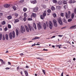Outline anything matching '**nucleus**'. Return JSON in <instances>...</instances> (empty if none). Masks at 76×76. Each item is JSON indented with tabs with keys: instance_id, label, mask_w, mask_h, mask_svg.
I'll return each mask as SVG.
<instances>
[{
	"instance_id": "f257e3e1",
	"label": "nucleus",
	"mask_w": 76,
	"mask_h": 76,
	"mask_svg": "<svg viewBox=\"0 0 76 76\" xmlns=\"http://www.w3.org/2000/svg\"><path fill=\"white\" fill-rule=\"evenodd\" d=\"M9 37L10 39H12V37L13 38L15 37V33L14 31H12V33H10L9 34Z\"/></svg>"
},
{
	"instance_id": "f03ea898",
	"label": "nucleus",
	"mask_w": 76,
	"mask_h": 76,
	"mask_svg": "<svg viewBox=\"0 0 76 76\" xmlns=\"http://www.w3.org/2000/svg\"><path fill=\"white\" fill-rule=\"evenodd\" d=\"M46 23L47 25V26H48V25L49 26V28L50 29H52V28H53V24H52V23L51 21H49V22H46Z\"/></svg>"
},
{
	"instance_id": "7ed1b4c3",
	"label": "nucleus",
	"mask_w": 76,
	"mask_h": 76,
	"mask_svg": "<svg viewBox=\"0 0 76 76\" xmlns=\"http://www.w3.org/2000/svg\"><path fill=\"white\" fill-rule=\"evenodd\" d=\"M28 28L29 30L30 31H34V27L33 26H31V25L29 24H28Z\"/></svg>"
},
{
	"instance_id": "20e7f679",
	"label": "nucleus",
	"mask_w": 76,
	"mask_h": 76,
	"mask_svg": "<svg viewBox=\"0 0 76 76\" xmlns=\"http://www.w3.org/2000/svg\"><path fill=\"white\" fill-rule=\"evenodd\" d=\"M26 31L25 28L24 26H20V31L23 34V32H25Z\"/></svg>"
},
{
	"instance_id": "39448f33",
	"label": "nucleus",
	"mask_w": 76,
	"mask_h": 76,
	"mask_svg": "<svg viewBox=\"0 0 76 76\" xmlns=\"http://www.w3.org/2000/svg\"><path fill=\"white\" fill-rule=\"evenodd\" d=\"M58 21L60 25H63V23H62V21L61 20V18H59L58 19Z\"/></svg>"
},
{
	"instance_id": "423d86ee",
	"label": "nucleus",
	"mask_w": 76,
	"mask_h": 76,
	"mask_svg": "<svg viewBox=\"0 0 76 76\" xmlns=\"http://www.w3.org/2000/svg\"><path fill=\"white\" fill-rule=\"evenodd\" d=\"M58 21L60 25H63V23H62V21L61 20V18H59L58 19Z\"/></svg>"
},
{
	"instance_id": "0eeeda50",
	"label": "nucleus",
	"mask_w": 76,
	"mask_h": 76,
	"mask_svg": "<svg viewBox=\"0 0 76 76\" xmlns=\"http://www.w3.org/2000/svg\"><path fill=\"white\" fill-rule=\"evenodd\" d=\"M30 2L31 3H32V4H36V3H37V0H36L31 1Z\"/></svg>"
},
{
	"instance_id": "6e6552de",
	"label": "nucleus",
	"mask_w": 76,
	"mask_h": 76,
	"mask_svg": "<svg viewBox=\"0 0 76 76\" xmlns=\"http://www.w3.org/2000/svg\"><path fill=\"white\" fill-rule=\"evenodd\" d=\"M37 28H38V29L39 30L41 29V24L39 23L37 24Z\"/></svg>"
},
{
	"instance_id": "1a4fd4ad",
	"label": "nucleus",
	"mask_w": 76,
	"mask_h": 76,
	"mask_svg": "<svg viewBox=\"0 0 76 76\" xmlns=\"http://www.w3.org/2000/svg\"><path fill=\"white\" fill-rule=\"evenodd\" d=\"M65 13V17L66 19H69V18H70V16H69V15H68V14H67V12H66Z\"/></svg>"
},
{
	"instance_id": "9d476101",
	"label": "nucleus",
	"mask_w": 76,
	"mask_h": 76,
	"mask_svg": "<svg viewBox=\"0 0 76 76\" xmlns=\"http://www.w3.org/2000/svg\"><path fill=\"white\" fill-rule=\"evenodd\" d=\"M33 10L34 12H37V11L38 10V7H35L34 8Z\"/></svg>"
},
{
	"instance_id": "9b49d317",
	"label": "nucleus",
	"mask_w": 76,
	"mask_h": 76,
	"mask_svg": "<svg viewBox=\"0 0 76 76\" xmlns=\"http://www.w3.org/2000/svg\"><path fill=\"white\" fill-rule=\"evenodd\" d=\"M19 22V20L18 19H14V23H16L18 22Z\"/></svg>"
},
{
	"instance_id": "f8f14e48",
	"label": "nucleus",
	"mask_w": 76,
	"mask_h": 76,
	"mask_svg": "<svg viewBox=\"0 0 76 76\" xmlns=\"http://www.w3.org/2000/svg\"><path fill=\"white\" fill-rule=\"evenodd\" d=\"M10 6V4H5L4 5V7L7 8V7H9Z\"/></svg>"
},
{
	"instance_id": "ddd939ff",
	"label": "nucleus",
	"mask_w": 76,
	"mask_h": 76,
	"mask_svg": "<svg viewBox=\"0 0 76 76\" xmlns=\"http://www.w3.org/2000/svg\"><path fill=\"white\" fill-rule=\"evenodd\" d=\"M25 28L26 29V31L27 32H29V28H28V26L26 25Z\"/></svg>"
},
{
	"instance_id": "4468645a",
	"label": "nucleus",
	"mask_w": 76,
	"mask_h": 76,
	"mask_svg": "<svg viewBox=\"0 0 76 76\" xmlns=\"http://www.w3.org/2000/svg\"><path fill=\"white\" fill-rule=\"evenodd\" d=\"M59 5H61L63 4V2L61 1H59L58 3Z\"/></svg>"
},
{
	"instance_id": "2eb2a0df",
	"label": "nucleus",
	"mask_w": 76,
	"mask_h": 76,
	"mask_svg": "<svg viewBox=\"0 0 76 76\" xmlns=\"http://www.w3.org/2000/svg\"><path fill=\"white\" fill-rule=\"evenodd\" d=\"M43 28L45 30L46 29V28H47V25H46V24L45 23H43Z\"/></svg>"
},
{
	"instance_id": "dca6fc26",
	"label": "nucleus",
	"mask_w": 76,
	"mask_h": 76,
	"mask_svg": "<svg viewBox=\"0 0 76 76\" xmlns=\"http://www.w3.org/2000/svg\"><path fill=\"white\" fill-rule=\"evenodd\" d=\"M5 39L7 40H8L9 39V36L8 34H6L5 36Z\"/></svg>"
},
{
	"instance_id": "f3484780",
	"label": "nucleus",
	"mask_w": 76,
	"mask_h": 76,
	"mask_svg": "<svg viewBox=\"0 0 76 76\" xmlns=\"http://www.w3.org/2000/svg\"><path fill=\"white\" fill-rule=\"evenodd\" d=\"M33 24L34 29H37V26H36V24H35V23H33Z\"/></svg>"
},
{
	"instance_id": "a211bd4d",
	"label": "nucleus",
	"mask_w": 76,
	"mask_h": 76,
	"mask_svg": "<svg viewBox=\"0 0 76 76\" xmlns=\"http://www.w3.org/2000/svg\"><path fill=\"white\" fill-rule=\"evenodd\" d=\"M16 35H19V31H18V29H16Z\"/></svg>"
},
{
	"instance_id": "6ab92c4d",
	"label": "nucleus",
	"mask_w": 76,
	"mask_h": 76,
	"mask_svg": "<svg viewBox=\"0 0 76 76\" xmlns=\"http://www.w3.org/2000/svg\"><path fill=\"white\" fill-rule=\"evenodd\" d=\"M40 19H42V20H43L44 19V16H43L42 15H41L40 16Z\"/></svg>"
},
{
	"instance_id": "aec40b11",
	"label": "nucleus",
	"mask_w": 76,
	"mask_h": 76,
	"mask_svg": "<svg viewBox=\"0 0 76 76\" xmlns=\"http://www.w3.org/2000/svg\"><path fill=\"white\" fill-rule=\"evenodd\" d=\"M24 73L26 76H28V73L26 71H25Z\"/></svg>"
},
{
	"instance_id": "412c9836",
	"label": "nucleus",
	"mask_w": 76,
	"mask_h": 76,
	"mask_svg": "<svg viewBox=\"0 0 76 76\" xmlns=\"http://www.w3.org/2000/svg\"><path fill=\"white\" fill-rule=\"evenodd\" d=\"M13 9L15 11H16V9H17V7H16L15 6H14L13 7Z\"/></svg>"
},
{
	"instance_id": "4be33fe9",
	"label": "nucleus",
	"mask_w": 76,
	"mask_h": 76,
	"mask_svg": "<svg viewBox=\"0 0 76 76\" xmlns=\"http://www.w3.org/2000/svg\"><path fill=\"white\" fill-rule=\"evenodd\" d=\"M53 2L54 3H55V4H57L58 2L57 0H53Z\"/></svg>"
},
{
	"instance_id": "5701e85b",
	"label": "nucleus",
	"mask_w": 76,
	"mask_h": 76,
	"mask_svg": "<svg viewBox=\"0 0 76 76\" xmlns=\"http://www.w3.org/2000/svg\"><path fill=\"white\" fill-rule=\"evenodd\" d=\"M7 19L9 20L10 19H12V16L11 15L8 16H7Z\"/></svg>"
},
{
	"instance_id": "b1692460",
	"label": "nucleus",
	"mask_w": 76,
	"mask_h": 76,
	"mask_svg": "<svg viewBox=\"0 0 76 76\" xmlns=\"http://www.w3.org/2000/svg\"><path fill=\"white\" fill-rule=\"evenodd\" d=\"M51 9L52 10H56V8L54 6H52L51 8Z\"/></svg>"
},
{
	"instance_id": "393cba45",
	"label": "nucleus",
	"mask_w": 76,
	"mask_h": 76,
	"mask_svg": "<svg viewBox=\"0 0 76 76\" xmlns=\"http://www.w3.org/2000/svg\"><path fill=\"white\" fill-rule=\"evenodd\" d=\"M32 15L34 18H35V17H36V16L37 15L35 13H32Z\"/></svg>"
},
{
	"instance_id": "a878e982",
	"label": "nucleus",
	"mask_w": 76,
	"mask_h": 76,
	"mask_svg": "<svg viewBox=\"0 0 76 76\" xmlns=\"http://www.w3.org/2000/svg\"><path fill=\"white\" fill-rule=\"evenodd\" d=\"M75 16V14L74 13H73L71 15V18L72 19H73L74 18V17Z\"/></svg>"
},
{
	"instance_id": "bb28decb",
	"label": "nucleus",
	"mask_w": 76,
	"mask_h": 76,
	"mask_svg": "<svg viewBox=\"0 0 76 76\" xmlns=\"http://www.w3.org/2000/svg\"><path fill=\"white\" fill-rule=\"evenodd\" d=\"M1 62L2 64H5V63L4 62V61L2 59H1Z\"/></svg>"
},
{
	"instance_id": "cd10ccee",
	"label": "nucleus",
	"mask_w": 76,
	"mask_h": 76,
	"mask_svg": "<svg viewBox=\"0 0 76 76\" xmlns=\"http://www.w3.org/2000/svg\"><path fill=\"white\" fill-rule=\"evenodd\" d=\"M27 10V8H26L24 7L23 9V11L25 12H26Z\"/></svg>"
},
{
	"instance_id": "c85d7f7f",
	"label": "nucleus",
	"mask_w": 76,
	"mask_h": 76,
	"mask_svg": "<svg viewBox=\"0 0 76 76\" xmlns=\"http://www.w3.org/2000/svg\"><path fill=\"white\" fill-rule=\"evenodd\" d=\"M2 40H3V41H4V40H5V37L4 35H2Z\"/></svg>"
},
{
	"instance_id": "c756f323",
	"label": "nucleus",
	"mask_w": 76,
	"mask_h": 76,
	"mask_svg": "<svg viewBox=\"0 0 76 76\" xmlns=\"http://www.w3.org/2000/svg\"><path fill=\"white\" fill-rule=\"evenodd\" d=\"M51 10L49 9H48L47 10V12L48 13H51Z\"/></svg>"
},
{
	"instance_id": "7c9ffc66",
	"label": "nucleus",
	"mask_w": 76,
	"mask_h": 76,
	"mask_svg": "<svg viewBox=\"0 0 76 76\" xmlns=\"http://www.w3.org/2000/svg\"><path fill=\"white\" fill-rule=\"evenodd\" d=\"M28 16V15H27V14L26 13H24V17L25 18H26V17H27Z\"/></svg>"
},
{
	"instance_id": "2f4dec72",
	"label": "nucleus",
	"mask_w": 76,
	"mask_h": 76,
	"mask_svg": "<svg viewBox=\"0 0 76 76\" xmlns=\"http://www.w3.org/2000/svg\"><path fill=\"white\" fill-rule=\"evenodd\" d=\"M2 25H5L6 24V22L5 21H2L1 22Z\"/></svg>"
},
{
	"instance_id": "473e14b6",
	"label": "nucleus",
	"mask_w": 76,
	"mask_h": 76,
	"mask_svg": "<svg viewBox=\"0 0 76 76\" xmlns=\"http://www.w3.org/2000/svg\"><path fill=\"white\" fill-rule=\"evenodd\" d=\"M39 37H36L34 38V39H32V40H35V39H39Z\"/></svg>"
},
{
	"instance_id": "72a5a7b5",
	"label": "nucleus",
	"mask_w": 76,
	"mask_h": 76,
	"mask_svg": "<svg viewBox=\"0 0 76 76\" xmlns=\"http://www.w3.org/2000/svg\"><path fill=\"white\" fill-rule=\"evenodd\" d=\"M53 16L54 18H56L57 16V15H56V13H54L53 14Z\"/></svg>"
},
{
	"instance_id": "f704fd0d",
	"label": "nucleus",
	"mask_w": 76,
	"mask_h": 76,
	"mask_svg": "<svg viewBox=\"0 0 76 76\" xmlns=\"http://www.w3.org/2000/svg\"><path fill=\"white\" fill-rule=\"evenodd\" d=\"M2 39V34H0V40H1Z\"/></svg>"
},
{
	"instance_id": "c9c22d12",
	"label": "nucleus",
	"mask_w": 76,
	"mask_h": 76,
	"mask_svg": "<svg viewBox=\"0 0 76 76\" xmlns=\"http://www.w3.org/2000/svg\"><path fill=\"white\" fill-rule=\"evenodd\" d=\"M76 25H74V26H72L70 27V29H72V28H75V27H76Z\"/></svg>"
},
{
	"instance_id": "e433bc0d",
	"label": "nucleus",
	"mask_w": 76,
	"mask_h": 76,
	"mask_svg": "<svg viewBox=\"0 0 76 76\" xmlns=\"http://www.w3.org/2000/svg\"><path fill=\"white\" fill-rule=\"evenodd\" d=\"M61 16L62 17H64V13L61 12Z\"/></svg>"
},
{
	"instance_id": "4c0bfd02",
	"label": "nucleus",
	"mask_w": 76,
	"mask_h": 76,
	"mask_svg": "<svg viewBox=\"0 0 76 76\" xmlns=\"http://www.w3.org/2000/svg\"><path fill=\"white\" fill-rule=\"evenodd\" d=\"M20 19L21 20H23V18L21 16H20Z\"/></svg>"
},
{
	"instance_id": "58836bf2",
	"label": "nucleus",
	"mask_w": 76,
	"mask_h": 76,
	"mask_svg": "<svg viewBox=\"0 0 76 76\" xmlns=\"http://www.w3.org/2000/svg\"><path fill=\"white\" fill-rule=\"evenodd\" d=\"M68 15H69V16H71V12H70V11H68Z\"/></svg>"
},
{
	"instance_id": "ea45409f",
	"label": "nucleus",
	"mask_w": 76,
	"mask_h": 76,
	"mask_svg": "<svg viewBox=\"0 0 76 76\" xmlns=\"http://www.w3.org/2000/svg\"><path fill=\"white\" fill-rule=\"evenodd\" d=\"M57 9H58V10H60V9H61L60 6H58L57 7Z\"/></svg>"
},
{
	"instance_id": "a19ab883",
	"label": "nucleus",
	"mask_w": 76,
	"mask_h": 76,
	"mask_svg": "<svg viewBox=\"0 0 76 76\" xmlns=\"http://www.w3.org/2000/svg\"><path fill=\"white\" fill-rule=\"evenodd\" d=\"M46 15H47L46 13L45 12H44L43 16L45 17V16H46Z\"/></svg>"
},
{
	"instance_id": "79ce46f5",
	"label": "nucleus",
	"mask_w": 76,
	"mask_h": 76,
	"mask_svg": "<svg viewBox=\"0 0 76 76\" xmlns=\"http://www.w3.org/2000/svg\"><path fill=\"white\" fill-rule=\"evenodd\" d=\"M33 19H32V18H28V20H32Z\"/></svg>"
},
{
	"instance_id": "37998d69",
	"label": "nucleus",
	"mask_w": 76,
	"mask_h": 76,
	"mask_svg": "<svg viewBox=\"0 0 76 76\" xmlns=\"http://www.w3.org/2000/svg\"><path fill=\"white\" fill-rule=\"evenodd\" d=\"M14 15L15 16H16V17H18V14L15 13L14 14Z\"/></svg>"
},
{
	"instance_id": "c03bdc74",
	"label": "nucleus",
	"mask_w": 76,
	"mask_h": 76,
	"mask_svg": "<svg viewBox=\"0 0 76 76\" xmlns=\"http://www.w3.org/2000/svg\"><path fill=\"white\" fill-rule=\"evenodd\" d=\"M72 19H69L68 20V22H72Z\"/></svg>"
},
{
	"instance_id": "a18cd8bd",
	"label": "nucleus",
	"mask_w": 76,
	"mask_h": 76,
	"mask_svg": "<svg viewBox=\"0 0 76 76\" xmlns=\"http://www.w3.org/2000/svg\"><path fill=\"white\" fill-rule=\"evenodd\" d=\"M67 4L66 5H65L64 6V9H66L67 8Z\"/></svg>"
},
{
	"instance_id": "49530a36",
	"label": "nucleus",
	"mask_w": 76,
	"mask_h": 76,
	"mask_svg": "<svg viewBox=\"0 0 76 76\" xmlns=\"http://www.w3.org/2000/svg\"><path fill=\"white\" fill-rule=\"evenodd\" d=\"M54 23V26H55V27H57V23Z\"/></svg>"
},
{
	"instance_id": "de8ad7c7",
	"label": "nucleus",
	"mask_w": 76,
	"mask_h": 76,
	"mask_svg": "<svg viewBox=\"0 0 76 76\" xmlns=\"http://www.w3.org/2000/svg\"><path fill=\"white\" fill-rule=\"evenodd\" d=\"M42 72H43V73H44V75H45V70L42 69Z\"/></svg>"
},
{
	"instance_id": "09e8293b",
	"label": "nucleus",
	"mask_w": 76,
	"mask_h": 76,
	"mask_svg": "<svg viewBox=\"0 0 76 76\" xmlns=\"http://www.w3.org/2000/svg\"><path fill=\"white\" fill-rule=\"evenodd\" d=\"M8 28L10 29V28H11V25L9 24L8 26Z\"/></svg>"
},
{
	"instance_id": "8fccbe9b",
	"label": "nucleus",
	"mask_w": 76,
	"mask_h": 76,
	"mask_svg": "<svg viewBox=\"0 0 76 76\" xmlns=\"http://www.w3.org/2000/svg\"><path fill=\"white\" fill-rule=\"evenodd\" d=\"M53 21L54 23H57V21H56L55 19H54Z\"/></svg>"
},
{
	"instance_id": "3c124183",
	"label": "nucleus",
	"mask_w": 76,
	"mask_h": 76,
	"mask_svg": "<svg viewBox=\"0 0 76 76\" xmlns=\"http://www.w3.org/2000/svg\"><path fill=\"white\" fill-rule=\"evenodd\" d=\"M4 30L5 31H7V27H5V28H4Z\"/></svg>"
},
{
	"instance_id": "603ef678",
	"label": "nucleus",
	"mask_w": 76,
	"mask_h": 76,
	"mask_svg": "<svg viewBox=\"0 0 76 76\" xmlns=\"http://www.w3.org/2000/svg\"><path fill=\"white\" fill-rule=\"evenodd\" d=\"M63 3L64 4H66L67 3V1H64Z\"/></svg>"
},
{
	"instance_id": "864d4df0",
	"label": "nucleus",
	"mask_w": 76,
	"mask_h": 76,
	"mask_svg": "<svg viewBox=\"0 0 76 76\" xmlns=\"http://www.w3.org/2000/svg\"><path fill=\"white\" fill-rule=\"evenodd\" d=\"M23 20L24 22H25V21L26 20V17H24L23 19Z\"/></svg>"
},
{
	"instance_id": "5fc2aeb1",
	"label": "nucleus",
	"mask_w": 76,
	"mask_h": 76,
	"mask_svg": "<svg viewBox=\"0 0 76 76\" xmlns=\"http://www.w3.org/2000/svg\"><path fill=\"white\" fill-rule=\"evenodd\" d=\"M24 1V0H21L20 1H19V3H23V2Z\"/></svg>"
},
{
	"instance_id": "6e6d98bb",
	"label": "nucleus",
	"mask_w": 76,
	"mask_h": 76,
	"mask_svg": "<svg viewBox=\"0 0 76 76\" xmlns=\"http://www.w3.org/2000/svg\"><path fill=\"white\" fill-rule=\"evenodd\" d=\"M36 58L37 59H39L40 60H42V58Z\"/></svg>"
},
{
	"instance_id": "4d7b16f0",
	"label": "nucleus",
	"mask_w": 76,
	"mask_h": 76,
	"mask_svg": "<svg viewBox=\"0 0 76 76\" xmlns=\"http://www.w3.org/2000/svg\"><path fill=\"white\" fill-rule=\"evenodd\" d=\"M3 15V13H0V18H1V16H2Z\"/></svg>"
},
{
	"instance_id": "13d9d810",
	"label": "nucleus",
	"mask_w": 76,
	"mask_h": 76,
	"mask_svg": "<svg viewBox=\"0 0 76 76\" xmlns=\"http://www.w3.org/2000/svg\"><path fill=\"white\" fill-rule=\"evenodd\" d=\"M73 3V1H72V0H71L69 1V3Z\"/></svg>"
},
{
	"instance_id": "bf43d9fd",
	"label": "nucleus",
	"mask_w": 76,
	"mask_h": 76,
	"mask_svg": "<svg viewBox=\"0 0 76 76\" xmlns=\"http://www.w3.org/2000/svg\"><path fill=\"white\" fill-rule=\"evenodd\" d=\"M58 37H63V35H58Z\"/></svg>"
},
{
	"instance_id": "052dcab7",
	"label": "nucleus",
	"mask_w": 76,
	"mask_h": 76,
	"mask_svg": "<svg viewBox=\"0 0 76 76\" xmlns=\"http://www.w3.org/2000/svg\"><path fill=\"white\" fill-rule=\"evenodd\" d=\"M35 45H36V44L35 43H34L33 45H32L31 46V47H33V46H35Z\"/></svg>"
},
{
	"instance_id": "680f3d73",
	"label": "nucleus",
	"mask_w": 76,
	"mask_h": 76,
	"mask_svg": "<svg viewBox=\"0 0 76 76\" xmlns=\"http://www.w3.org/2000/svg\"><path fill=\"white\" fill-rule=\"evenodd\" d=\"M63 22H66V19H65L64 18L63 19Z\"/></svg>"
},
{
	"instance_id": "e2e57ef3",
	"label": "nucleus",
	"mask_w": 76,
	"mask_h": 76,
	"mask_svg": "<svg viewBox=\"0 0 76 76\" xmlns=\"http://www.w3.org/2000/svg\"><path fill=\"white\" fill-rule=\"evenodd\" d=\"M74 12H75V13H76V9L75 8L74 10Z\"/></svg>"
},
{
	"instance_id": "0e129e2a",
	"label": "nucleus",
	"mask_w": 76,
	"mask_h": 76,
	"mask_svg": "<svg viewBox=\"0 0 76 76\" xmlns=\"http://www.w3.org/2000/svg\"><path fill=\"white\" fill-rule=\"evenodd\" d=\"M8 63L10 65L11 64V63H10V62H8Z\"/></svg>"
},
{
	"instance_id": "69168bd1",
	"label": "nucleus",
	"mask_w": 76,
	"mask_h": 76,
	"mask_svg": "<svg viewBox=\"0 0 76 76\" xmlns=\"http://www.w3.org/2000/svg\"><path fill=\"white\" fill-rule=\"evenodd\" d=\"M56 37V36H53L52 37H51V38H55Z\"/></svg>"
},
{
	"instance_id": "338daca9",
	"label": "nucleus",
	"mask_w": 76,
	"mask_h": 76,
	"mask_svg": "<svg viewBox=\"0 0 76 76\" xmlns=\"http://www.w3.org/2000/svg\"><path fill=\"white\" fill-rule=\"evenodd\" d=\"M43 51H48V50L45 49H43Z\"/></svg>"
},
{
	"instance_id": "774afa93",
	"label": "nucleus",
	"mask_w": 76,
	"mask_h": 76,
	"mask_svg": "<svg viewBox=\"0 0 76 76\" xmlns=\"http://www.w3.org/2000/svg\"><path fill=\"white\" fill-rule=\"evenodd\" d=\"M61 76H63V72H62L61 74Z\"/></svg>"
}]
</instances>
